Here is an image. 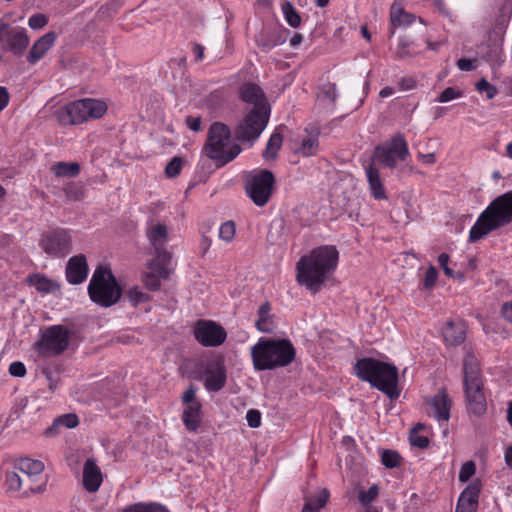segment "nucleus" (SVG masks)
Here are the masks:
<instances>
[{"label": "nucleus", "instance_id": "15", "mask_svg": "<svg viewBox=\"0 0 512 512\" xmlns=\"http://www.w3.org/2000/svg\"><path fill=\"white\" fill-rule=\"evenodd\" d=\"M146 237L153 247L157 260L168 262L171 254L166 249L168 242V227L165 223L150 219L146 226Z\"/></svg>", "mask_w": 512, "mask_h": 512}, {"label": "nucleus", "instance_id": "43", "mask_svg": "<svg viewBox=\"0 0 512 512\" xmlns=\"http://www.w3.org/2000/svg\"><path fill=\"white\" fill-rule=\"evenodd\" d=\"M235 224L233 221L224 222L219 228L220 239L230 242L235 236Z\"/></svg>", "mask_w": 512, "mask_h": 512}, {"label": "nucleus", "instance_id": "61", "mask_svg": "<svg viewBox=\"0 0 512 512\" xmlns=\"http://www.w3.org/2000/svg\"><path fill=\"white\" fill-rule=\"evenodd\" d=\"M192 51L195 55V61L200 62L204 58V47L201 44L194 43L192 46Z\"/></svg>", "mask_w": 512, "mask_h": 512}, {"label": "nucleus", "instance_id": "52", "mask_svg": "<svg viewBox=\"0 0 512 512\" xmlns=\"http://www.w3.org/2000/svg\"><path fill=\"white\" fill-rule=\"evenodd\" d=\"M478 505L474 502L464 501L463 499H458L455 512H477Z\"/></svg>", "mask_w": 512, "mask_h": 512}, {"label": "nucleus", "instance_id": "48", "mask_svg": "<svg viewBox=\"0 0 512 512\" xmlns=\"http://www.w3.org/2000/svg\"><path fill=\"white\" fill-rule=\"evenodd\" d=\"M449 259H450L449 255L446 253H441L438 256V263L441 266V268L443 269L445 275L448 277H451V278H454V277L461 278L463 276L462 274L455 275L454 271L448 266Z\"/></svg>", "mask_w": 512, "mask_h": 512}, {"label": "nucleus", "instance_id": "8", "mask_svg": "<svg viewBox=\"0 0 512 512\" xmlns=\"http://www.w3.org/2000/svg\"><path fill=\"white\" fill-rule=\"evenodd\" d=\"M107 111L105 102L83 98L68 103L57 111V120L61 125L82 124L90 119H99Z\"/></svg>", "mask_w": 512, "mask_h": 512}, {"label": "nucleus", "instance_id": "24", "mask_svg": "<svg viewBox=\"0 0 512 512\" xmlns=\"http://www.w3.org/2000/svg\"><path fill=\"white\" fill-rule=\"evenodd\" d=\"M365 173L369 184L370 192L374 199H387V194L382 182L380 171L377 168H375L373 164H369L365 167Z\"/></svg>", "mask_w": 512, "mask_h": 512}, {"label": "nucleus", "instance_id": "19", "mask_svg": "<svg viewBox=\"0 0 512 512\" xmlns=\"http://www.w3.org/2000/svg\"><path fill=\"white\" fill-rule=\"evenodd\" d=\"M88 270L87 260L83 254L73 256L66 265V279L70 284H80L87 278Z\"/></svg>", "mask_w": 512, "mask_h": 512}, {"label": "nucleus", "instance_id": "27", "mask_svg": "<svg viewBox=\"0 0 512 512\" xmlns=\"http://www.w3.org/2000/svg\"><path fill=\"white\" fill-rule=\"evenodd\" d=\"M255 326L258 331L262 333H273L275 330L274 315L271 313V305L269 302H264L260 305L257 311V320Z\"/></svg>", "mask_w": 512, "mask_h": 512}, {"label": "nucleus", "instance_id": "38", "mask_svg": "<svg viewBox=\"0 0 512 512\" xmlns=\"http://www.w3.org/2000/svg\"><path fill=\"white\" fill-rule=\"evenodd\" d=\"M337 97V86L334 83L323 84L317 94L318 100L328 101L330 105H335Z\"/></svg>", "mask_w": 512, "mask_h": 512}, {"label": "nucleus", "instance_id": "21", "mask_svg": "<svg viewBox=\"0 0 512 512\" xmlns=\"http://www.w3.org/2000/svg\"><path fill=\"white\" fill-rule=\"evenodd\" d=\"M103 481L102 472L94 459H87L83 467V486L90 492L98 491Z\"/></svg>", "mask_w": 512, "mask_h": 512}, {"label": "nucleus", "instance_id": "46", "mask_svg": "<svg viewBox=\"0 0 512 512\" xmlns=\"http://www.w3.org/2000/svg\"><path fill=\"white\" fill-rule=\"evenodd\" d=\"M57 420H58V423H60V425L62 427H65L68 429L75 428L79 424L78 416L74 413H68V414L61 415V416L57 417Z\"/></svg>", "mask_w": 512, "mask_h": 512}, {"label": "nucleus", "instance_id": "64", "mask_svg": "<svg viewBox=\"0 0 512 512\" xmlns=\"http://www.w3.org/2000/svg\"><path fill=\"white\" fill-rule=\"evenodd\" d=\"M147 512H169L164 506L157 503H147Z\"/></svg>", "mask_w": 512, "mask_h": 512}, {"label": "nucleus", "instance_id": "62", "mask_svg": "<svg viewBox=\"0 0 512 512\" xmlns=\"http://www.w3.org/2000/svg\"><path fill=\"white\" fill-rule=\"evenodd\" d=\"M411 443L413 446L419 447V448H426L429 444V440L425 436H417L415 438L411 439Z\"/></svg>", "mask_w": 512, "mask_h": 512}, {"label": "nucleus", "instance_id": "18", "mask_svg": "<svg viewBox=\"0 0 512 512\" xmlns=\"http://www.w3.org/2000/svg\"><path fill=\"white\" fill-rule=\"evenodd\" d=\"M426 403L431 408L429 415L438 421H448L450 418V409L452 401L444 389H441L436 395L428 398Z\"/></svg>", "mask_w": 512, "mask_h": 512}, {"label": "nucleus", "instance_id": "29", "mask_svg": "<svg viewBox=\"0 0 512 512\" xmlns=\"http://www.w3.org/2000/svg\"><path fill=\"white\" fill-rule=\"evenodd\" d=\"M15 468L25 475V479L30 483L32 478L40 475L44 470V464L39 460L30 458H21L16 464Z\"/></svg>", "mask_w": 512, "mask_h": 512}, {"label": "nucleus", "instance_id": "50", "mask_svg": "<svg viewBox=\"0 0 512 512\" xmlns=\"http://www.w3.org/2000/svg\"><path fill=\"white\" fill-rule=\"evenodd\" d=\"M437 277H438L437 269L433 265H430L425 273L424 288H426V289L432 288L437 281Z\"/></svg>", "mask_w": 512, "mask_h": 512}, {"label": "nucleus", "instance_id": "10", "mask_svg": "<svg viewBox=\"0 0 512 512\" xmlns=\"http://www.w3.org/2000/svg\"><path fill=\"white\" fill-rule=\"evenodd\" d=\"M275 177L270 170H255L246 175L245 191L252 202L258 206H265L271 198Z\"/></svg>", "mask_w": 512, "mask_h": 512}, {"label": "nucleus", "instance_id": "11", "mask_svg": "<svg viewBox=\"0 0 512 512\" xmlns=\"http://www.w3.org/2000/svg\"><path fill=\"white\" fill-rule=\"evenodd\" d=\"M70 331L63 325L47 327L35 343V351L42 357L61 355L69 346Z\"/></svg>", "mask_w": 512, "mask_h": 512}, {"label": "nucleus", "instance_id": "36", "mask_svg": "<svg viewBox=\"0 0 512 512\" xmlns=\"http://www.w3.org/2000/svg\"><path fill=\"white\" fill-rule=\"evenodd\" d=\"M318 148L319 142L317 136H309L302 140L300 147L295 149V152L303 157H310L317 153Z\"/></svg>", "mask_w": 512, "mask_h": 512}, {"label": "nucleus", "instance_id": "40", "mask_svg": "<svg viewBox=\"0 0 512 512\" xmlns=\"http://www.w3.org/2000/svg\"><path fill=\"white\" fill-rule=\"evenodd\" d=\"M401 456L398 452L393 450H385L381 455L382 464L389 469L396 468L401 464Z\"/></svg>", "mask_w": 512, "mask_h": 512}, {"label": "nucleus", "instance_id": "12", "mask_svg": "<svg viewBox=\"0 0 512 512\" xmlns=\"http://www.w3.org/2000/svg\"><path fill=\"white\" fill-rule=\"evenodd\" d=\"M409 155L408 144L401 133L394 135L388 146L376 147L374 153L376 160L388 168H394L398 160L405 161Z\"/></svg>", "mask_w": 512, "mask_h": 512}, {"label": "nucleus", "instance_id": "31", "mask_svg": "<svg viewBox=\"0 0 512 512\" xmlns=\"http://www.w3.org/2000/svg\"><path fill=\"white\" fill-rule=\"evenodd\" d=\"M28 282L41 293H52L60 289V285L40 274L29 276Z\"/></svg>", "mask_w": 512, "mask_h": 512}, {"label": "nucleus", "instance_id": "13", "mask_svg": "<svg viewBox=\"0 0 512 512\" xmlns=\"http://www.w3.org/2000/svg\"><path fill=\"white\" fill-rule=\"evenodd\" d=\"M193 334L202 346L218 347L226 340L227 333L224 328L212 320H198L194 324Z\"/></svg>", "mask_w": 512, "mask_h": 512}, {"label": "nucleus", "instance_id": "56", "mask_svg": "<svg viewBox=\"0 0 512 512\" xmlns=\"http://www.w3.org/2000/svg\"><path fill=\"white\" fill-rule=\"evenodd\" d=\"M62 426L60 425V423H58V420L57 418L53 421V423L47 427L44 431V435L46 437H55L59 434L60 432V428Z\"/></svg>", "mask_w": 512, "mask_h": 512}, {"label": "nucleus", "instance_id": "34", "mask_svg": "<svg viewBox=\"0 0 512 512\" xmlns=\"http://www.w3.org/2000/svg\"><path fill=\"white\" fill-rule=\"evenodd\" d=\"M481 488V481L479 479H474L462 491L459 499H463L464 501L468 502H474L475 504L479 505V495Z\"/></svg>", "mask_w": 512, "mask_h": 512}, {"label": "nucleus", "instance_id": "32", "mask_svg": "<svg viewBox=\"0 0 512 512\" xmlns=\"http://www.w3.org/2000/svg\"><path fill=\"white\" fill-rule=\"evenodd\" d=\"M56 177H76L80 173V165L77 162H57L51 167Z\"/></svg>", "mask_w": 512, "mask_h": 512}, {"label": "nucleus", "instance_id": "22", "mask_svg": "<svg viewBox=\"0 0 512 512\" xmlns=\"http://www.w3.org/2000/svg\"><path fill=\"white\" fill-rule=\"evenodd\" d=\"M56 40V33L50 31L40 37L31 47L27 55V61L30 64H36L40 61L47 51L54 45Z\"/></svg>", "mask_w": 512, "mask_h": 512}, {"label": "nucleus", "instance_id": "33", "mask_svg": "<svg viewBox=\"0 0 512 512\" xmlns=\"http://www.w3.org/2000/svg\"><path fill=\"white\" fill-rule=\"evenodd\" d=\"M282 142V135L279 132H274L267 142L266 149L263 151V158L265 160H274L282 146Z\"/></svg>", "mask_w": 512, "mask_h": 512}, {"label": "nucleus", "instance_id": "2", "mask_svg": "<svg viewBox=\"0 0 512 512\" xmlns=\"http://www.w3.org/2000/svg\"><path fill=\"white\" fill-rule=\"evenodd\" d=\"M295 356L296 350L288 339L260 338L251 347L252 362L257 371L288 366L295 360Z\"/></svg>", "mask_w": 512, "mask_h": 512}, {"label": "nucleus", "instance_id": "26", "mask_svg": "<svg viewBox=\"0 0 512 512\" xmlns=\"http://www.w3.org/2000/svg\"><path fill=\"white\" fill-rule=\"evenodd\" d=\"M445 342L451 346H458L466 338L465 325L462 322L448 321L442 329Z\"/></svg>", "mask_w": 512, "mask_h": 512}, {"label": "nucleus", "instance_id": "17", "mask_svg": "<svg viewBox=\"0 0 512 512\" xmlns=\"http://www.w3.org/2000/svg\"><path fill=\"white\" fill-rule=\"evenodd\" d=\"M30 39L24 28L9 26L5 42L2 45L4 51L11 52L15 56H20L24 53L29 45Z\"/></svg>", "mask_w": 512, "mask_h": 512}, {"label": "nucleus", "instance_id": "14", "mask_svg": "<svg viewBox=\"0 0 512 512\" xmlns=\"http://www.w3.org/2000/svg\"><path fill=\"white\" fill-rule=\"evenodd\" d=\"M40 246L50 256L65 257L72 249V239L68 230L55 229L44 234Z\"/></svg>", "mask_w": 512, "mask_h": 512}, {"label": "nucleus", "instance_id": "59", "mask_svg": "<svg viewBox=\"0 0 512 512\" xmlns=\"http://www.w3.org/2000/svg\"><path fill=\"white\" fill-rule=\"evenodd\" d=\"M186 124L194 132H198L201 129V118L200 117H187Z\"/></svg>", "mask_w": 512, "mask_h": 512}, {"label": "nucleus", "instance_id": "57", "mask_svg": "<svg viewBox=\"0 0 512 512\" xmlns=\"http://www.w3.org/2000/svg\"><path fill=\"white\" fill-rule=\"evenodd\" d=\"M121 512H147V503L139 502L131 504L122 509Z\"/></svg>", "mask_w": 512, "mask_h": 512}, {"label": "nucleus", "instance_id": "47", "mask_svg": "<svg viewBox=\"0 0 512 512\" xmlns=\"http://www.w3.org/2000/svg\"><path fill=\"white\" fill-rule=\"evenodd\" d=\"M461 96L462 92L460 90H457L454 87H447L441 92L437 101L440 103H446Z\"/></svg>", "mask_w": 512, "mask_h": 512}, {"label": "nucleus", "instance_id": "1", "mask_svg": "<svg viewBox=\"0 0 512 512\" xmlns=\"http://www.w3.org/2000/svg\"><path fill=\"white\" fill-rule=\"evenodd\" d=\"M339 253L335 246L324 245L313 249L297 262V281L313 292L332 276L337 264Z\"/></svg>", "mask_w": 512, "mask_h": 512}, {"label": "nucleus", "instance_id": "30", "mask_svg": "<svg viewBox=\"0 0 512 512\" xmlns=\"http://www.w3.org/2000/svg\"><path fill=\"white\" fill-rule=\"evenodd\" d=\"M6 484L8 485L9 490L18 491L22 488L23 485H26L29 491L33 493H39L45 490L46 482H43L37 487H34L25 478H22L16 472H8L6 474Z\"/></svg>", "mask_w": 512, "mask_h": 512}, {"label": "nucleus", "instance_id": "45", "mask_svg": "<svg viewBox=\"0 0 512 512\" xmlns=\"http://www.w3.org/2000/svg\"><path fill=\"white\" fill-rule=\"evenodd\" d=\"M182 168V159L180 157H174L165 167V174L169 178L176 177L179 175Z\"/></svg>", "mask_w": 512, "mask_h": 512}, {"label": "nucleus", "instance_id": "49", "mask_svg": "<svg viewBox=\"0 0 512 512\" xmlns=\"http://www.w3.org/2000/svg\"><path fill=\"white\" fill-rule=\"evenodd\" d=\"M48 22L47 17L44 14L38 13L33 14L29 20L28 25L31 29L38 30L43 28Z\"/></svg>", "mask_w": 512, "mask_h": 512}, {"label": "nucleus", "instance_id": "41", "mask_svg": "<svg viewBox=\"0 0 512 512\" xmlns=\"http://www.w3.org/2000/svg\"><path fill=\"white\" fill-rule=\"evenodd\" d=\"M378 486L372 485L368 490H361L358 495L359 502L363 505H369L378 496Z\"/></svg>", "mask_w": 512, "mask_h": 512}, {"label": "nucleus", "instance_id": "16", "mask_svg": "<svg viewBox=\"0 0 512 512\" xmlns=\"http://www.w3.org/2000/svg\"><path fill=\"white\" fill-rule=\"evenodd\" d=\"M166 262L160 260L150 261L147 265V271L142 275L144 286L151 291H157L161 287V280L169 278L170 271L165 266Z\"/></svg>", "mask_w": 512, "mask_h": 512}, {"label": "nucleus", "instance_id": "55", "mask_svg": "<svg viewBox=\"0 0 512 512\" xmlns=\"http://www.w3.org/2000/svg\"><path fill=\"white\" fill-rule=\"evenodd\" d=\"M196 390L191 385L188 389L185 390L182 396V401L185 405H190L193 403H200L198 400L195 399Z\"/></svg>", "mask_w": 512, "mask_h": 512}, {"label": "nucleus", "instance_id": "6", "mask_svg": "<svg viewBox=\"0 0 512 512\" xmlns=\"http://www.w3.org/2000/svg\"><path fill=\"white\" fill-rule=\"evenodd\" d=\"M123 292L110 268L98 266L88 285V295L92 302L108 308L116 304Z\"/></svg>", "mask_w": 512, "mask_h": 512}, {"label": "nucleus", "instance_id": "5", "mask_svg": "<svg viewBox=\"0 0 512 512\" xmlns=\"http://www.w3.org/2000/svg\"><path fill=\"white\" fill-rule=\"evenodd\" d=\"M230 128L222 122L210 125L204 152L210 159L225 165L234 160L241 152V147L230 142Z\"/></svg>", "mask_w": 512, "mask_h": 512}, {"label": "nucleus", "instance_id": "53", "mask_svg": "<svg viewBox=\"0 0 512 512\" xmlns=\"http://www.w3.org/2000/svg\"><path fill=\"white\" fill-rule=\"evenodd\" d=\"M9 373L14 377H23L26 374V367L20 361L12 362L9 366Z\"/></svg>", "mask_w": 512, "mask_h": 512}, {"label": "nucleus", "instance_id": "3", "mask_svg": "<svg viewBox=\"0 0 512 512\" xmlns=\"http://www.w3.org/2000/svg\"><path fill=\"white\" fill-rule=\"evenodd\" d=\"M512 222V190L496 197L478 216L469 232V240L478 242L490 232Z\"/></svg>", "mask_w": 512, "mask_h": 512}, {"label": "nucleus", "instance_id": "63", "mask_svg": "<svg viewBox=\"0 0 512 512\" xmlns=\"http://www.w3.org/2000/svg\"><path fill=\"white\" fill-rule=\"evenodd\" d=\"M501 312L506 320L512 322V301L504 303Z\"/></svg>", "mask_w": 512, "mask_h": 512}, {"label": "nucleus", "instance_id": "35", "mask_svg": "<svg viewBox=\"0 0 512 512\" xmlns=\"http://www.w3.org/2000/svg\"><path fill=\"white\" fill-rule=\"evenodd\" d=\"M124 296L128 299L132 306L137 307L140 304L147 303L151 300L149 294L145 293L140 287L133 286L125 291Z\"/></svg>", "mask_w": 512, "mask_h": 512}, {"label": "nucleus", "instance_id": "58", "mask_svg": "<svg viewBox=\"0 0 512 512\" xmlns=\"http://www.w3.org/2000/svg\"><path fill=\"white\" fill-rule=\"evenodd\" d=\"M457 67L461 71H471L474 69V61L468 58H460L457 61Z\"/></svg>", "mask_w": 512, "mask_h": 512}, {"label": "nucleus", "instance_id": "37", "mask_svg": "<svg viewBox=\"0 0 512 512\" xmlns=\"http://www.w3.org/2000/svg\"><path fill=\"white\" fill-rule=\"evenodd\" d=\"M413 45V41L409 40L406 37H401L395 50V58L405 59L409 57H414L417 54V52L413 49Z\"/></svg>", "mask_w": 512, "mask_h": 512}, {"label": "nucleus", "instance_id": "23", "mask_svg": "<svg viewBox=\"0 0 512 512\" xmlns=\"http://www.w3.org/2000/svg\"><path fill=\"white\" fill-rule=\"evenodd\" d=\"M416 20V16L406 12L400 3H393L390 8V36L395 33V28L406 27Z\"/></svg>", "mask_w": 512, "mask_h": 512}, {"label": "nucleus", "instance_id": "25", "mask_svg": "<svg viewBox=\"0 0 512 512\" xmlns=\"http://www.w3.org/2000/svg\"><path fill=\"white\" fill-rule=\"evenodd\" d=\"M227 373L223 364L218 365L216 369H207L205 371L204 386L210 392L220 391L226 383Z\"/></svg>", "mask_w": 512, "mask_h": 512}, {"label": "nucleus", "instance_id": "39", "mask_svg": "<svg viewBox=\"0 0 512 512\" xmlns=\"http://www.w3.org/2000/svg\"><path fill=\"white\" fill-rule=\"evenodd\" d=\"M282 12L284 14V17L287 21V23L293 27L297 28L301 24V16L295 9V7L289 2L286 1L282 4Z\"/></svg>", "mask_w": 512, "mask_h": 512}, {"label": "nucleus", "instance_id": "51", "mask_svg": "<svg viewBox=\"0 0 512 512\" xmlns=\"http://www.w3.org/2000/svg\"><path fill=\"white\" fill-rule=\"evenodd\" d=\"M246 420L251 428H257L261 425V413L256 409L247 411Z\"/></svg>", "mask_w": 512, "mask_h": 512}, {"label": "nucleus", "instance_id": "7", "mask_svg": "<svg viewBox=\"0 0 512 512\" xmlns=\"http://www.w3.org/2000/svg\"><path fill=\"white\" fill-rule=\"evenodd\" d=\"M463 373L468 409L474 414H482L486 410V398L483 391V381L481 377L479 361L470 351L466 352L464 358Z\"/></svg>", "mask_w": 512, "mask_h": 512}, {"label": "nucleus", "instance_id": "54", "mask_svg": "<svg viewBox=\"0 0 512 512\" xmlns=\"http://www.w3.org/2000/svg\"><path fill=\"white\" fill-rule=\"evenodd\" d=\"M329 496V491L327 489H323L316 498L306 499V501H314L315 507L319 510L326 505L329 500Z\"/></svg>", "mask_w": 512, "mask_h": 512}, {"label": "nucleus", "instance_id": "9", "mask_svg": "<svg viewBox=\"0 0 512 512\" xmlns=\"http://www.w3.org/2000/svg\"><path fill=\"white\" fill-rule=\"evenodd\" d=\"M269 117L270 109H248L234 130L235 138L242 143L253 145L267 126Z\"/></svg>", "mask_w": 512, "mask_h": 512}, {"label": "nucleus", "instance_id": "20", "mask_svg": "<svg viewBox=\"0 0 512 512\" xmlns=\"http://www.w3.org/2000/svg\"><path fill=\"white\" fill-rule=\"evenodd\" d=\"M240 98L242 101L252 105L250 109H257L259 107L270 109L264 92L254 83H247L242 86L240 90Z\"/></svg>", "mask_w": 512, "mask_h": 512}, {"label": "nucleus", "instance_id": "42", "mask_svg": "<svg viewBox=\"0 0 512 512\" xmlns=\"http://www.w3.org/2000/svg\"><path fill=\"white\" fill-rule=\"evenodd\" d=\"M476 89L480 93H485L488 99H492L497 94V88L490 84L485 78H481L475 85Z\"/></svg>", "mask_w": 512, "mask_h": 512}, {"label": "nucleus", "instance_id": "4", "mask_svg": "<svg viewBox=\"0 0 512 512\" xmlns=\"http://www.w3.org/2000/svg\"><path fill=\"white\" fill-rule=\"evenodd\" d=\"M354 370L359 379L369 382L391 400L399 397L396 366L374 358H362L356 362Z\"/></svg>", "mask_w": 512, "mask_h": 512}, {"label": "nucleus", "instance_id": "28", "mask_svg": "<svg viewBox=\"0 0 512 512\" xmlns=\"http://www.w3.org/2000/svg\"><path fill=\"white\" fill-rule=\"evenodd\" d=\"M201 409V403H193L185 406L182 420L188 431L196 432L198 430L201 423Z\"/></svg>", "mask_w": 512, "mask_h": 512}, {"label": "nucleus", "instance_id": "44", "mask_svg": "<svg viewBox=\"0 0 512 512\" xmlns=\"http://www.w3.org/2000/svg\"><path fill=\"white\" fill-rule=\"evenodd\" d=\"M476 472V465L473 461L465 462L459 471V481L462 483L467 482Z\"/></svg>", "mask_w": 512, "mask_h": 512}, {"label": "nucleus", "instance_id": "60", "mask_svg": "<svg viewBox=\"0 0 512 512\" xmlns=\"http://www.w3.org/2000/svg\"><path fill=\"white\" fill-rule=\"evenodd\" d=\"M10 95L6 87L0 86V112L7 107Z\"/></svg>", "mask_w": 512, "mask_h": 512}]
</instances>
